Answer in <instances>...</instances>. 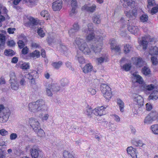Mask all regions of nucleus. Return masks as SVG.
<instances>
[{"label": "nucleus", "instance_id": "16", "mask_svg": "<svg viewBox=\"0 0 158 158\" xmlns=\"http://www.w3.org/2000/svg\"><path fill=\"white\" fill-rule=\"evenodd\" d=\"M42 152L39 149L32 148L30 150L31 155L32 158H38Z\"/></svg>", "mask_w": 158, "mask_h": 158}, {"label": "nucleus", "instance_id": "55", "mask_svg": "<svg viewBox=\"0 0 158 158\" xmlns=\"http://www.w3.org/2000/svg\"><path fill=\"white\" fill-rule=\"evenodd\" d=\"M69 83L68 81L66 79H62L61 80V84L63 86H64Z\"/></svg>", "mask_w": 158, "mask_h": 158}, {"label": "nucleus", "instance_id": "8", "mask_svg": "<svg viewBox=\"0 0 158 158\" xmlns=\"http://www.w3.org/2000/svg\"><path fill=\"white\" fill-rule=\"evenodd\" d=\"M10 86L11 88L14 90H17L19 87V85L15 77V73L14 72L10 73Z\"/></svg>", "mask_w": 158, "mask_h": 158}, {"label": "nucleus", "instance_id": "58", "mask_svg": "<svg viewBox=\"0 0 158 158\" xmlns=\"http://www.w3.org/2000/svg\"><path fill=\"white\" fill-rule=\"evenodd\" d=\"M93 113V110L89 108L87 110L86 114L89 117H91Z\"/></svg>", "mask_w": 158, "mask_h": 158}, {"label": "nucleus", "instance_id": "53", "mask_svg": "<svg viewBox=\"0 0 158 158\" xmlns=\"http://www.w3.org/2000/svg\"><path fill=\"white\" fill-rule=\"evenodd\" d=\"M158 12V7L155 6L153 7L151 10V14L152 15L156 14Z\"/></svg>", "mask_w": 158, "mask_h": 158}, {"label": "nucleus", "instance_id": "26", "mask_svg": "<svg viewBox=\"0 0 158 158\" xmlns=\"http://www.w3.org/2000/svg\"><path fill=\"white\" fill-rule=\"evenodd\" d=\"M149 54L152 56L158 55V48L156 46L152 48L150 50Z\"/></svg>", "mask_w": 158, "mask_h": 158}, {"label": "nucleus", "instance_id": "62", "mask_svg": "<svg viewBox=\"0 0 158 158\" xmlns=\"http://www.w3.org/2000/svg\"><path fill=\"white\" fill-rule=\"evenodd\" d=\"M146 110L147 111H150L152 109V106L150 103H147L146 105Z\"/></svg>", "mask_w": 158, "mask_h": 158}, {"label": "nucleus", "instance_id": "3", "mask_svg": "<svg viewBox=\"0 0 158 158\" xmlns=\"http://www.w3.org/2000/svg\"><path fill=\"white\" fill-rule=\"evenodd\" d=\"M100 90L106 100L109 101L112 98L113 94L111 89L107 84L102 83L101 85Z\"/></svg>", "mask_w": 158, "mask_h": 158}, {"label": "nucleus", "instance_id": "25", "mask_svg": "<svg viewBox=\"0 0 158 158\" xmlns=\"http://www.w3.org/2000/svg\"><path fill=\"white\" fill-rule=\"evenodd\" d=\"M134 101L136 102L139 107H140L143 105V101L142 97L138 96L137 97L134 98Z\"/></svg>", "mask_w": 158, "mask_h": 158}, {"label": "nucleus", "instance_id": "52", "mask_svg": "<svg viewBox=\"0 0 158 158\" xmlns=\"http://www.w3.org/2000/svg\"><path fill=\"white\" fill-rule=\"evenodd\" d=\"M0 134L3 136H6L8 135V132L5 129L0 130Z\"/></svg>", "mask_w": 158, "mask_h": 158}, {"label": "nucleus", "instance_id": "41", "mask_svg": "<svg viewBox=\"0 0 158 158\" xmlns=\"http://www.w3.org/2000/svg\"><path fill=\"white\" fill-rule=\"evenodd\" d=\"M147 7L150 8L151 7L155 6L156 5L155 0H148Z\"/></svg>", "mask_w": 158, "mask_h": 158}, {"label": "nucleus", "instance_id": "19", "mask_svg": "<svg viewBox=\"0 0 158 158\" xmlns=\"http://www.w3.org/2000/svg\"><path fill=\"white\" fill-rule=\"evenodd\" d=\"M29 22L25 23V25L27 27L30 26V24H32L34 25H37L38 24H41L40 23V21L39 19H35L32 17H29L27 18Z\"/></svg>", "mask_w": 158, "mask_h": 158}, {"label": "nucleus", "instance_id": "6", "mask_svg": "<svg viewBox=\"0 0 158 158\" xmlns=\"http://www.w3.org/2000/svg\"><path fill=\"white\" fill-rule=\"evenodd\" d=\"M43 104V102L42 101H37L29 103L28 105L29 110L32 112L36 113L41 110V107Z\"/></svg>", "mask_w": 158, "mask_h": 158}, {"label": "nucleus", "instance_id": "64", "mask_svg": "<svg viewBox=\"0 0 158 158\" xmlns=\"http://www.w3.org/2000/svg\"><path fill=\"white\" fill-rule=\"evenodd\" d=\"M15 44V43L13 40H10L8 42V45L10 46H14Z\"/></svg>", "mask_w": 158, "mask_h": 158}, {"label": "nucleus", "instance_id": "12", "mask_svg": "<svg viewBox=\"0 0 158 158\" xmlns=\"http://www.w3.org/2000/svg\"><path fill=\"white\" fill-rule=\"evenodd\" d=\"M131 60L134 61L133 64L137 67H141L143 65L144 61L140 57H132Z\"/></svg>", "mask_w": 158, "mask_h": 158}, {"label": "nucleus", "instance_id": "21", "mask_svg": "<svg viewBox=\"0 0 158 158\" xmlns=\"http://www.w3.org/2000/svg\"><path fill=\"white\" fill-rule=\"evenodd\" d=\"M71 5L72 7V9L69 15L70 16H72L73 14L77 12V11H76V8L77 6V1L76 0H72L71 1Z\"/></svg>", "mask_w": 158, "mask_h": 158}, {"label": "nucleus", "instance_id": "59", "mask_svg": "<svg viewBox=\"0 0 158 158\" xmlns=\"http://www.w3.org/2000/svg\"><path fill=\"white\" fill-rule=\"evenodd\" d=\"M16 30L15 28L10 27L8 28L7 31V32L10 34H13L14 33V31Z\"/></svg>", "mask_w": 158, "mask_h": 158}, {"label": "nucleus", "instance_id": "50", "mask_svg": "<svg viewBox=\"0 0 158 158\" xmlns=\"http://www.w3.org/2000/svg\"><path fill=\"white\" fill-rule=\"evenodd\" d=\"M151 61L154 65H156L158 64V60L156 57L153 56L151 58Z\"/></svg>", "mask_w": 158, "mask_h": 158}, {"label": "nucleus", "instance_id": "42", "mask_svg": "<svg viewBox=\"0 0 158 158\" xmlns=\"http://www.w3.org/2000/svg\"><path fill=\"white\" fill-rule=\"evenodd\" d=\"M140 20L143 23L147 22L148 20V15L146 14L142 15L140 17Z\"/></svg>", "mask_w": 158, "mask_h": 158}, {"label": "nucleus", "instance_id": "43", "mask_svg": "<svg viewBox=\"0 0 158 158\" xmlns=\"http://www.w3.org/2000/svg\"><path fill=\"white\" fill-rule=\"evenodd\" d=\"M142 72L145 75H148L150 73V69L146 67H144L142 69Z\"/></svg>", "mask_w": 158, "mask_h": 158}, {"label": "nucleus", "instance_id": "39", "mask_svg": "<svg viewBox=\"0 0 158 158\" xmlns=\"http://www.w3.org/2000/svg\"><path fill=\"white\" fill-rule=\"evenodd\" d=\"M132 47L128 44H126L124 46L123 50L125 54L129 53L131 51Z\"/></svg>", "mask_w": 158, "mask_h": 158}, {"label": "nucleus", "instance_id": "35", "mask_svg": "<svg viewBox=\"0 0 158 158\" xmlns=\"http://www.w3.org/2000/svg\"><path fill=\"white\" fill-rule=\"evenodd\" d=\"M133 76L136 78V82L139 84H143V81L142 77L139 75H137L134 73L133 74Z\"/></svg>", "mask_w": 158, "mask_h": 158}, {"label": "nucleus", "instance_id": "37", "mask_svg": "<svg viewBox=\"0 0 158 158\" xmlns=\"http://www.w3.org/2000/svg\"><path fill=\"white\" fill-rule=\"evenodd\" d=\"M62 64V62L59 61L58 62H53L52 64V65L55 68L58 69L61 66Z\"/></svg>", "mask_w": 158, "mask_h": 158}, {"label": "nucleus", "instance_id": "34", "mask_svg": "<svg viewBox=\"0 0 158 158\" xmlns=\"http://www.w3.org/2000/svg\"><path fill=\"white\" fill-rule=\"evenodd\" d=\"M60 87L58 86L56 84H53L50 86V91H52L53 92H56L59 91L60 90Z\"/></svg>", "mask_w": 158, "mask_h": 158}, {"label": "nucleus", "instance_id": "33", "mask_svg": "<svg viewBox=\"0 0 158 158\" xmlns=\"http://www.w3.org/2000/svg\"><path fill=\"white\" fill-rule=\"evenodd\" d=\"M131 143L133 145L136 147H142L145 145L141 140L137 141L133 139L131 141Z\"/></svg>", "mask_w": 158, "mask_h": 158}, {"label": "nucleus", "instance_id": "36", "mask_svg": "<svg viewBox=\"0 0 158 158\" xmlns=\"http://www.w3.org/2000/svg\"><path fill=\"white\" fill-rule=\"evenodd\" d=\"M63 158H74L73 156L68 151H64L63 153Z\"/></svg>", "mask_w": 158, "mask_h": 158}, {"label": "nucleus", "instance_id": "23", "mask_svg": "<svg viewBox=\"0 0 158 158\" xmlns=\"http://www.w3.org/2000/svg\"><path fill=\"white\" fill-rule=\"evenodd\" d=\"M96 6L94 4L91 6H88L87 5H85L81 8L82 10H86L88 12H94L95 10Z\"/></svg>", "mask_w": 158, "mask_h": 158}, {"label": "nucleus", "instance_id": "15", "mask_svg": "<svg viewBox=\"0 0 158 158\" xmlns=\"http://www.w3.org/2000/svg\"><path fill=\"white\" fill-rule=\"evenodd\" d=\"M127 151L128 154L130 155L133 158H137V152L135 148L132 147H129L127 148Z\"/></svg>", "mask_w": 158, "mask_h": 158}, {"label": "nucleus", "instance_id": "24", "mask_svg": "<svg viewBox=\"0 0 158 158\" xmlns=\"http://www.w3.org/2000/svg\"><path fill=\"white\" fill-rule=\"evenodd\" d=\"M125 14L129 18H131L133 17L135 18L137 15V12L135 10H130L129 11H125Z\"/></svg>", "mask_w": 158, "mask_h": 158}, {"label": "nucleus", "instance_id": "63", "mask_svg": "<svg viewBox=\"0 0 158 158\" xmlns=\"http://www.w3.org/2000/svg\"><path fill=\"white\" fill-rule=\"evenodd\" d=\"M88 91L92 95H94L96 93V90L92 88H89Z\"/></svg>", "mask_w": 158, "mask_h": 158}, {"label": "nucleus", "instance_id": "31", "mask_svg": "<svg viewBox=\"0 0 158 158\" xmlns=\"http://www.w3.org/2000/svg\"><path fill=\"white\" fill-rule=\"evenodd\" d=\"M29 56L34 58H38L40 56V52L39 51L36 50L33 52L30 53L29 54Z\"/></svg>", "mask_w": 158, "mask_h": 158}, {"label": "nucleus", "instance_id": "30", "mask_svg": "<svg viewBox=\"0 0 158 158\" xmlns=\"http://www.w3.org/2000/svg\"><path fill=\"white\" fill-rule=\"evenodd\" d=\"M108 56H105L103 57H101L96 59L98 64H101L104 61L107 62L108 61Z\"/></svg>", "mask_w": 158, "mask_h": 158}, {"label": "nucleus", "instance_id": "18", "mask_svg": "<svg viewBox=\"0 0 158 158\" xmlns=\"http://www.w3.org/2000/svg\"><path fill=\"white\" fill-rule=\"evenodd\" d=\"M19 40L18 41L17 44L19 47L20 48H22L25 45V43L27 42V39L26 37L23 35H21L19 36Z\"/></svg>", "mask_w": 158, "mask_h": 158}, {"label": "nucleus", "instance_id": "28", "mask_svg": "<svg viewBox=\"0 0 158 158\" xmlns=\"http://www.w3.org/2000/svg\"><path fill=\"white\" fill-rule=\"evenodd\" d=\"M20 68L23 69H27L29 68V64L28 63L23 62L20 61L19 62Z\"/></svg>", "mask_w": 158, "mask_h": 158}, {"label": "nucleus", "instance_id": "29", "mask_svg": "<svg viewBox=\"0 0 158 158\" xmlns=\"http://www.w3.org/2000/svg\"><path fill=\"white\" fill-rule=\"evenodd\" d=\"M80 28L79 26L77 23H75L73 26V28L70 29L69 31V33L70 36H71V34L74 32H76L78 31Z\"/></svg>", "mask_w": 158, "mask_h": 158}, {"label": "nucleus", "instance_id": "49", "mask_svg": "<svg viewBox=\"0 0 158 158\" xmlns=\"http://www.w3.org/2000/svg\"><path fill=\"white\" fill-rule=\"evenodd\" d=\"M14 54V52L11 50H6L4 52V54L6 56H12Z\"/></svg>", "mask_w": 158, "mask_h": 158}, {"label": "nucleus", "instance_id": "57", "mask_svg": "<svg viewBox=\"0 0 158 158\" xmlns=\"http://www.w3.org/2000/svg\"><path fill=\"white\" fill-rule=\"evenodd\" d=\"M23 48L22 50V53L24 55L27 54L29 51L28 48L27 46H25Z\"/></svg>", "mask_w": 158, "mask_h": 158}, {"label": "nucleus", "instance_id": "40", "mask_svg": "<svg viewBox=\"0 0 158 158\" xmlns=\"http://www.w3.org/2000/svg\"><path fill=\"white\" fill-rule=\"evenodd\" d=\"M93 19L94 22L96 24H99L101 22L100 15H94Z\"/></svg>", "mask_w": 158, "mask_h": 158}, {"label": "nucleus", "instance_id": "38", "mask_svg": "<svg viewBox=\"0 0 158 158\" xmlns=\"http://www.w3.org/2000/svg\"><path fill=\"white\" fill-rule=\"evenodd\" d=\"M6 13H5L4 15H0V27H1L2 25V22L5 21L6 19H9V17Z\"/></svg>", "mask_w": 158, "mask_h": 158}, {"label": "nucleus", "instance_id": "60", "mask_svg": "<svg viewBox=\"0 0 158 158\" xmlns=\"http://www.w3.org/2000/svg\"><path fill=\"white\" fill-rule=\"evenodd\" d=\"M26 2H29L32 5H35L37 2L36 0H23Z\"/></svg>", "mask_w": 158, "mask_h": 158}, {"label": "nucleus", "instance_id": "14", "mask_svg": "<svg viewBox=\"0 0 158 158\" xmlns=\"http://www.w3.org/2000/svg\"><path fill=\"white\" fill-rule=\"evenodd\" d=\"M120 1L123 3V6L126 8L128 6L133 7L135 6V2L133 0H120Z\"/></svg>", "mask_w": 158, "mask_h": 158}, {"label": "nucleus", "instance_id": "13", "mask_svg": "<svg viewBox=\"0 0 158 158\" xmlns=\"http://www.w3.org/2000/svg\"><path fill=\"white\" fill-rule=\"evenodd\" d=\"M110 48L112 50H114L115 52L120 53L121 52L120 48L119 45L116 44V42L114 39L110 40Z\"/></svg>", "mask_w": 158, "mask_h": 158}, {"label": "nucleus", "instance_id": "1", "mask_svg": "<svg viewBox=\"0 0 158 158\" xmlns=\"http://www.w3.org/2000/svg\"><path fill=\"white\" fill-rule=\"evenodd\" d=\"M88 27V30L84 31L85 32L89 33V34L86 36V40L87 41H89L95 39V42L92 45L91 48L95 53H100L102 49L103 45V37L100 36H97L96 37H95L92 23L89 24Z\"/></svg>", "mask_w": 158, "mask_h": 158}, {"label": "nucleus", "instance_id": "45", "mask_svg": "<svg viewBox=\"0 0 158 158\" xmlns=\"http://www.w3.org/2000/svg\"><path fill=\"white\" fill-rule=\"evenodd\" d=\"M40 15L45 18L46 20H48L49 18V14L48 11L46 10L42 11L40 13Z\"/></svg>", "mask_w": 158, "mask_h": 158}, {"label": "nucleus", "instance_id": "4", "mask_svg": "<svg viewBox=\"0 0 158 158\" xmlns=\"http://www.w3.org/2000/svg\"><path fill=\"white\" fill-rule=\"evenodd\" d=\"M29 123L38 135L40 136H42L41 134H43L44 132L43 130L40 129V123L38 121L33 118H31L29 119Z\"/></svg>", "mask_w": 158, "mask_h": 158}, {"label": "nucleus", "instance_id": "22", "mask_svg": "<svg viewBox=\"0 0 158 158\" xmlns=\"http://www.w3.org/2000/svg\"><path fill=\"white\" fill-rule=\"evenodd\" d=\"M93 66L91 63L86 64L82 68L83 72L85 73H87L92 71Z\"/></svg>", "mask_w": 158, "mask_h": 158}, {"label": "nucleus", "instance_id": "51", "mask_svg": "<svg viewBox=\"0 0 158 158\" xmlns=\"http://www.w3.org/2000/svg\"><path fill=\"white\" fill-rule=\"evenodd\" d=\"M77 60L80 64H84L85 63V59L82 56H79L78 54L77 53Z\"/></svg>", "mask_w": 158, "mask_h": 158}, {"label": "nucleus", "instance_id": "20", "mask_svg": "<svg viewBox=\"0 0 158 158\" xmlns=\"http://www.w3.org/2000/svg\"><path fill=\"white\" fill-rule=\"evenodd\" d=\"M128 31L135 35H138L139 33V30L136 26H129L128 27Z\"/></svg>", "mask_w": 158, "mask_h": 158}, {"label": "nucleus", "instance_id": "10", "mask_svg": "<svg viewBox=\"0 0 158 158\" xmlns=\"http://www.w3.org/2000/svg\"><path fill=\"white\" fill-rule=\"evenodd\" d=\"M5 108L2 105H0V122L2 123L6 122L8 119V116L4 115Z\"/></svg>", "mask_w": 158, "mask_h": 158}, {"label": "nucleus", "instance_id": "2", "mask_svg": "<svg viewBox=\"0 0 158 158\" xmlns=\"http://www.w3.org/2000/svg\"><path fill=\"white\" fill-rule=\"evenodd\" d=\"M73 44L76 47H77L85 54H91V51L88 47L85 40L83 39L80 38H76Z\"/></svg>", "mask_w": 158, "mask_h": 158}, {"label": "nucleus", "instance_id": "17", "mask_svg": "<svg viewBox=\"0 0 158 158\" xmlns=\"http://www.w3.org/2000/svg\"><path fill=\"white\" fill-rule=\"evenodd\" d=\"M37 76V72L35 71H33L30 73H28L26 75L25 77L31 80V83L32 84L35 83V80L34 78H35Z\"/></svg>", "mask_w": 158, "mask_h": 158}, {"label": "nucleus", "instance_id": "56", "mask_svg": "<svg viewBox=\"0 0 158 158\" xmlns=\"http://www.w3.org/2000/svg\"><path fill=\"white\" fill-rule=\"evenodd\" d=\"M154 88V85L152 84L147 85L145 87V89L148 91L152 90H153Z\"/></svg>", "mask_w": 158, "mask_h": 158}, {"label": "nucleus", "instance_id": "27", "mask_svg": "<svg viewBox=\"0 0 158 158\" xmlns=\"http://www.w3.org/2000/svg\"><path fill=\"white\" fill-rule=\"evenodd\" d=\"M117 103L119 107L120 110L123 112L124 111V103L120 99L118 98L117 99Z\"/></svg>", "mask_w": 158, "mask_h": 158}, {"label": "nucleus", "instance_id": "7", "mask_svg": "<svg viewBox=\"0 0 158 158\" xmlns=\"http://www.w3.org/2000/svg\"><path fill=\"white\" fill-rule=\"evenodd\" d=\"M158 119V114L156 111H151L145 118L144 122L150 124L152 122Z\"/></svg>", "mask_w": 158, "mask_h": 158}, {"label": "nucleus", "instance_id": "32", "mask_svg": "<svg viewBox=\"0 0 158 158\" xmlns=\"http://www.w3.org/2000/svg\"><path fill=\"white\" fill-rule=\"evenodd\" d=\"M158 98V91H154L149 95V99L153 100H156Z\"/></svg>", "mask_w": 158, "mask_h": 158}, {"label": "nucleus", "instance_id": "46", "mask_svg": "<svg viewBox=\"0 0 158 158\" xmlns=\"http://www.w3.org/2000/svg\"><path fill=\"white\" fill-rule=\"evenodd\" d=\"M153 132L155 134H158V125H152L151 127Z\"/></svg>", "mask_w": 158, "mask_h": 158}, {"label": "nucleus", "instance_id": "44", "mask_svg": "<svg viewBox=\"0 0 158 158\" xmlns=\"http://www.w3.org/2000/svg\"><path fill=\"white\" fill-rule=\"evenodd\" d=\"M37 33L38 35L41 37H44L45 35V32L43 28H40L38 29Z\"/></svg>", "mask_w": 158, "mask_h": 158}, {"label": "nucleus", "instance_id": "54", "mask_svg": "<svg viewBox=\"0 0 158 158\" xmlns=\"http://www.w3.org/2000/svg\"><path fill=\"white\" fill-rule=\"evenodd\" d=\"M17 137V135L16 133H12L10 135V139L11 140L15 139Z\"/></svg>", "mask_w": 158, "mask_h": 158}, {"label": "nucleus", "instance_id": "5", "mask_svg": "<svg viewBox=\"0 0 158 158\" xmlns=\"http://www.w3.org/2000/svg\"><path fill=\"white\" fill-rule=\"evenodd\" d=\"M142 40L140 41L139 44L142 46L143 49L146 50L147 47L148 43H155L156 39L154 37H152L149 35H144L142 37Z\"/></svg>", "mask_w": 158, "mask_h": 158}, {"label": "nucleus", "instance_id": "47", "mask_svg": "<svg viewBox=\"0 0 158 158\" xmlns=\"http://www.w3.org/2000/svg\"><path fill=\"white\" fill-rule=\"evenodd\" d=\"M6 40V36L5 35L2 34H0V44H4Z\"/></svg>", "mask_w": 158, "mask_h": 158}, {"label": "nucleus", "instance_id": "9", "mask_svg": "<svg viewBox=\"0 0 158 158\" xmlns=\"http://www.w3.org/2000/svg\"><path fill=\"white\" fill-rule=\"evenodd\" d=\"M106 108L105 106H98L93 110V113L96 116H101L106 114L105 110Z\"/></svg>", "mask_w": 158, "mask_h": 158}, {"label": "nucleus", "instance_id": "11", "mask_svg": "<svg viewBox=\"0 0 158 158\" xmlns=\"http://www.w3.org/2000/svg\"><path fill=\"white\" fill-rule=\"evenodd\" d=\"M62 7L61 0H57L52 3V8L53 10L59 11Z\"/></svg>", "mask_w": 158, "mask_h": 158}, {"label": "nucleus", "instance_id": "61", "mask_svg": "<svg viewBox=\"0 0 158 158\" xmlns=\"http://www.w3.org/2000/svg\"><path fill=\"white\" fill-rule=\"evenodd\" d=\"M112 116L114 117V120L117 122H119L120 120V118L119 116L115 114L112 115Z\"/></svg>", "mask_w": 158, "mask_h": 158}, {"label": "nucleus", "instance_id": "48", "mask_svg": "<svg viewBox=\"0 0 158 158\" xmlns=\"http://www.w3.org/2000/svg\"><path fill=\"white\" fill-rule=\"evenodd\" d=\"M131 67V64H126L122 67L123 69L126 71H128Z\"/></svg>", "mask_w": 158, "mask_h": 158}]
</instances>
